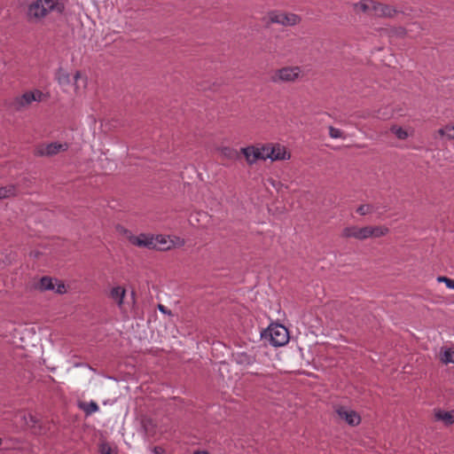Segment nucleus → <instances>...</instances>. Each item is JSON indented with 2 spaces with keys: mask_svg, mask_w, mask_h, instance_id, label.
<instances>
[{
  "mask_svg": "<svg viewBox=\"0 0 454 454\" xmlns=\"http://www.w3.org/2000/svg\"><path fill=\"white\" fill-rule=\"evenodd\" d=\"M57 5L55 0H35L27 6V17L31 22H39Z\"/></svg>",
  "mask_w": 454,
  "mask_h": 454,
  "instance_id": "nucleus-1",
  "label": "nucleus"
},
{
  "mask_svg": "<svg viewBox=\"0 0 454 454\" xmlns=\"http://www.w3.org/2000/svg\"><path fill=\"white\" fill-rule=\"evenodd\" d=\"M302 76V69L299 66H286L276 69L270 76L275 84L294 83Z\"/></svg>",
  "mask_w": 454,
  "mask_h": 454,
  "instance_id": "nucleus-2",
  "label": "nucleus"
},
{
  "mask_svg": "<svg viewBox=\"0 0 454 454\" xmlns=\"http://www.w3.org/2000/svg\"><path fill=\"white\" fill-rule=\"evenodd\" d=\"M43 98V93L39 90L26 91L22 95L14 98L10 103V107L15 112H21L28 108L33 102H41Z\"/></svg>",
  "mask_w": 454,
  "mask_h": 454,
  "instance_id": "nucleus-3",
  "label": "nucleus"
},
{
  "mask_svg": "<svg viewBox=\"0 0 454 454\" xmlns=\"http://www.w3.org/2000/svg\"><path fill=\"white\" fill-rule=\"evenodd\" d=\"M265 338H269L270 343L274 347H281L289 340L288 330L282 325H270L265 333Z\"/></svg>",
  "mask_w": 454,
  "mask_h": 454,
  "instance_id": "nucleus-4",
  "label": "nucleus"
},
{
  "mask_svg": "<svg viewBox=\"0 0 454 454\" xmlns=\"http://www.w3.org/2000/svg\"><path fill=\"white\" fill-rule=\"evenodd\" d=\"M269 20L271 23L284 27H294L300 24L301 21V18L298 14L278 11L270 12Z\"/></svg>",
  "mask_w": 454,
  "mask_h": 454,
  "instance_id": "nucleus-5",
  "label": "nucleus"
},
{
  "mask_svg": "<svg viewBox=\"0 0 454 454\" xmlns=\"http://www.w3.org/2000/svg\"><path fill=\"white\" fill-rule=\"evenodd\" d=\"M69 148L67 143L53 142L47 145H39L35 147L34 154L38 157H51L60 152H66Z\"/></svg>",
  "mask_w": 454,
  "mask_h": 454,
  "instance_id": "nucleus-6",
  "label": "nucleus"
},
{
  "mask_svg": "<svg viewBox=\"0 0 454 454\" xmlns=\"http://www.w3.org/2000/svg\"><path fill=\"white\" fill-rule=\"evenodd\" d=\"M36 289L43 291H55L57 294H65L67 292L66 286L62 282H58L57 287L53 284V279L50 277H43L36 285Z\"/></svg>",
  "mask_w": 454,
  "mask_h": 454,
  "instance_id": "nucleus-7",
  "label": "nucleus"
},
{
  "mask_svg": "<svg viewBox=\"0 0 454 454\" xmlns=\"http://www.w3.org/2000/svg\"><path fill=\"white\" fill-rule=\"evenodd\" d=\"M129 242L138 247L153 249L157 247L154 237L149 234L141 233L138 236L131 235L129 237Z\"/></svg>",
  "mask_w": 454,
  "mask_h": 454,
  "instance_id": "nucleus-8",
  "label": "nucleus"
},
{
  "mask_svg": "<svg viewBox=\"0 0 454 454\" xmlns=\"http://www.w3.org/2000/svg\"><path fill=\"white\" fill-rule=\"evenodd\" d=\"M336 412L341 419H344L350 426H357L361 422L360 416L355 411L340 407L336 410Z\"/></svg>",
  "mask_w": 454,
  "mask_h": 454,
  "instance_id": "nucleus-9",
  "label": "nucleus"
},
{
  "mask_svg": "<svg viewBox=\"0 0 454 454\" xmlns=\"http://www.w3.org/2000/svg\"><path fill=\"white\" fill-rule=\"evenodd\" d=\"M269 154V159L272 161L290 159V153L286 152L284 145L279 144H270Z\"/></svg>",
  "mask_w": 454,
  "mask_h": 454,
  "instance_id": "nucleus-10",
  "label": "nucleus"
},
{
  "mask_svg": "<svg viewBox=\"0 0 454 454\" xmlns=\"http://www.w3.org/2000/svg\"><path fill=\"white\" fill-rule=\"evenodd\" d=\"M241 153L244 155L246 161L248 165L254 164L260 158H262L260 154V151L256 145H248L240 149Z\"/></svg>",
  "mask_w": 454,
  "mask_h": 454,
  "instance_id": "nucleus-11",
  "label": "nucleus"
},
{
  "mask_svg": "<svg viewBox=\"0 0 454 454\" xmlns=\"http://www.w3.org/2000/svg\"><path fill=\"white\" fill-rule=\"evenodd\" d=\"M126 295V289L123 286H116L109 291V298L112 299L121 309L123 306V300Z\"/></svg>",
  "mask_w": 454,
  "mask_h": 454,
  "instance_id": "nucleus-12",
  "label": "nucleus"
},
{
  "mask_svg": "<svg viewBox=\"0 0 454 454\" xmlns=\"http://www.w3.org/2000/svg\"><path fill=\"white\" fill-rule=\"evenodd\" d=\"M396 13V11L390 5L383 4L375 2L373 5L372 15L378 17H393Z\"/></svg>",
  "mask_w": 454,
  "mask_h": 454,
  "instance_id": "nucleus-13",
  "label": "nucleus"
},
{
  "mask_svg": "<svg viewBox=\"0 0 454 454\" xmlns=\"http://www.w3.org/2000/svg\"><path fill=\"white\" fill-rule=\"evenodd\" d=\"M340 237L345 239H355L360 241L359 226L348 225L340 232Z\"/></svg>",
  "mask_w": 454,
  "mask_h": 454,
  "instance_id": "nucleus-14",
  "label": "nucleus"
},
{
  "mask_svg": "<svg viewBox=\"0 0 454 454\" xmlns=\"http://www.w3.org/2000/svg\"><path fill=\"white\" fill-rule=\"evenodd\" d=\"M55 79L62 87L68 86L71 83L70 74L62 67L57 69Z\"/></svg>",
  "mask_w": 454,
  "mask_h": 454,
  "instance_id": "nucleus-15",
  "label": "nucleus"
},
{
  "mask_svg": "<svg viewBox=\"0 0 454 454\" xmlns=\"http://www.w3.org/2000/svg\"><path fill=\"white\" fill-rule=\"evenodd\" d=\"M78 407L85 413L87 417L98 411L99 410V407L95 401H90L89 403L80 402L78 403Z\"/></svg>",
  "mask_w": 454,
  "mask_h": 454,
  "instance_id": "nucleus-16",
  "label": "nucleus"
},
{
  "mask_svg": "<svg viewBox=\"0 0 454 454\" xmlns=\"http://www.w3.org/2000/svg\"><path fill=\"white\" fill-rule=\"evenodd\" d=\"M434 416L436 420H441L447 426L454 423V411H445L440 410L435 412Z\"/></svg>",
  "mask_w": 454,
  "mask_h": 454,
  "instance_id": "nucleus-17",
  "label": "nucleus"
},
{
  "mask_svg": "<svg viewBox=\"0 0 454 454\" xmlns=\"http://www.w3.org/2000/svg\"><path fill=\"white\" fill-rule=\"evenodd\" d=\"M223 158L235 160L239 158V152L232 147L223 146L218 149Z\"/></svg>",
  "mask_w": 454,
  "mask_h": 454,
  "instance_id": "nucleus-18",
  "label": "nucleus"
},
{
  "mask_svg": "<svg viewBox=\"0 0 454 454\" xmlns=\"http://www.w3.org/2000/svg\"><path fill=\"white\" fill-rule=\"evenodd\" d=\"M371 238H380L389 232V229L384 225H370Z\"/></svg>",
  "mask_w": 454,
  "mask_h": 454,
  "instance_id": "nucleus-19",
  "label": "nucleus"
},
{
  "mask_svg": "<svg viewBox=\"0 0 454 454\" xmlns=\"http://www.w3.org/2000/svg\"><path fill=\"white\" fill-rule=\"evenodd\" d=\"M74 90H75L76 94L80 93V90H81L80 82H82V89H85L87 86V83H88L87 77L86 76L82 77L80 71L75 72V74L74 75Z\"/></svg>",
  "mask_w": 454,
  "mask_h": 454,
  "instance_id": "nucleus-20",
  "label": "nucleus"
},
{
  "mask_svg": "<svg viewBox=\"0 0 454 454\" xmlns=\"http://www.w3.org/2000/svg\"><path fill=\"white\" fill-rule=\"evenodd\" d=\"M157 247L154 249L168 250L171 247L170 242L162 235L154 237Z\"/></svg>",
  "mask_w": 454,
  "mask_h": 454,
  "instance_id": "nucleus-21",
  "label": "nucleus"
},
{
  "mask_svg": "<svg viewBox=\"0 0 454 454\" xmlns=\"http://www.w3.org/2000/svg\"><path fill=\"white\" fill-rule=\"evenodd\" d=\"M16 194V189L13 185L0 187V200L7 199Z\"/></svg>",
  "mask_w": 454,
  "mask_h": 454,
  "instance_id": "nucleus-22",
  "label": "nucleus"
},
{
  "mask_svg": "<svg viewBox=\"0 0 454 454\" xmlns=\"http://www.w3.org/2000/svg\"><path fill=\"white\" fill-rule=\"evenodd\" d=\"M438 134L442 137H446L448 139H454V124L452 126L446 125L438 129Z\"/></svg>",
  "mask_w": 454,
  "mask_h": 454,
  "instance_id": "nucleus-23",
  "label": "nucleus"
},
{
  "mask_svg": "<svg viewBox=\"0 0 454 454\" xmlns=\"http://www.w3.org/2000/svg\"><path fill=\"white\" fill-rule=\"evenodd\" d=\"M441 361L443 364H454V350L446 348L441 355Z\"/></svg>",
  "mask_w": 454,
  "mask_h": 454,
  "instance_id": "nucleus-24",
  "label": "nucleus"
},
{
  "mask_svg": "<svg viewBox=\"0 0 454 454\" xmlns=\"http://www.w3.org/2000/svg\"><path fill=\"white\" fill-rule=\"evenodd\" d=\"M391 132L395 135L399 139L404 140L408 137V133L403 128L398 126H392L390 129Z\"/></svg>",
  "mask_w": 454,
  "mask_h": 454,
  "instance_id": "nucleus-25",
  "label": "nucleus"
},
{
  "mask_svg": "<svg viewBox=\"0 0 454 454\" xmlns=\"http://www.w3.org/2000/svg\"><path fill=\"white\" fill-rule=\"evenodd\" d=\"M270 144H259L256 145L257 148L260 151V154L263 156L262 158H260V160H267L269 159V153H270Z\"/></svg>",
  "mask_w": 454,
  "mask_h": 454,
  "instance_id": "nucleus-26",
  "label": "nucleus"
},
{
  "mask_svg": "<svg viewBox=\"0 0 454 454\" xmlns=\"http://www.w3.org/2000/svg\"><path fill=\"white\" fill-rule=\"evenodd\" d=\"M373 5H375L374 1L369 2H360L357 6L364 12H368L372 14L373 12Z\"/></svg>",
  "mask_w": 454,
  "mask_h": 454,
  "instance_id": "nucleus-27",
  "label": "nucleus"
},
{
  "mask_svg": "<svg viewBox=\"0 0 454 454\" xmlns=\"http://www.w3.org/2000/svg\"><path fill=\"white\" fill-rule=\"evenodd\" d=\"M373 212V207L369 204L360 205L356 208V213L360 215H366Z\"/></svg>",
  "mask_w": 454,
  "mask_h": 454,
  "instance_id": "nucleus-28",
  "label": "nucleus"
},
{
  "mask_svg": "<svg viewBox=\"0 0 454 454\" xmlns=\"http://www.w3.org/2000/svg\"><path fill=\"white\" fill-rule=\"evenodd\" d=\"M329 136L332 138H345V135L342 130L340 129L334 128L333 126L329 127Z\"/></svg>",
  "mask_w": 454,
  "mask_h": 454,
  "instance_id": "nucleus-29",
  "label": "nucleus"
},
{
  "mask_svg": "<svg viewBox=\"0 0 454 454\" xmlns=\"http://www.w3.org/2000/svg\"><path fill=\"white\" fill-rule=\"evenodd\" d=\"M360 241L365 240L371 238L370 225L359 226Z\"/></svg>",
  "mask_w": 454,
  "mask_h": 454,
  "instance_id": "nucleus-30",
  "label": "nucleus"
},
{
  "mask_svg": "<svg viewBox=\"0 0 454 454\" xmlns=\"http://www.w3.org/2000/svg\"><path fill=\"white\" fill-rule=\"evenodd\" d=\"M437 281L439 283H444L448 288L454 290V279L440 276L437 278Z\"/></svg>",
  "mask_w": 454,
  "mask_h": 454,
  "instance_id": "nucleus-31",
  "label": "nucleus"
},
{
  "mask_svg": "<svg viewBox=\"0 0 454 454\" xmlns=\"http://www.w3.org/2000/svg\"><path fill=\"white\" fill-rule=\"evenodd\" d=\"M238 363L251 364L253 363V358L246 353H241L238 356Z\"/></svg>",
  "mask_w": 454,
  "mask_h": 454,
  "instance_id": "nucleus-32",
  "label": "nucleus"
},
{
  "mask_svg": "<svg viewBox=\"0 0 454 454\" xmlns=\"http://www.w3.org/2000/svg\"><path fill=\"white\" fill-rule=\"evenodd\" d=\"M251 375H254L259 379V381L263 383L264 385L267 383L268 380L271 379L270 374H263L258 372H251Z\"/></svg>",
  "mask_w": 454,
  "mask_h": 454,
  "instance_id": "nucleus-33",
  "label": "nucleus"
},
{
  "mask_svg": "<svg viewBox=\"0 0 454 454\" xmlns=\"http://www.w3.org/2000/svg\"><path fill=\"white\" fill-rule=\"evenodd\" d=\"M268 182L278 191L279 192L283 187H284V184L279 182V181H276L272 178L269 179Z\"/></svg>",
  "mask_w": 454,
  "mask_h": 454,
  "instance_id": "nucleus-34",
  "label": "nucleus"
},
{
  "mask_svg": "<svg viewBox=\"0 0 454 454\" xmlns=\"http://www.w3.org/2000/svg\"><path fill=\"white\" fill-rule=\"evenodd\" d=\"M100 454H114L112 448L108 444H102L100 447Z\"/></svg>",
  "mask_w": 454,
  "mask_h": 454,
  "instance_id": "nucleus-35",
  "label": "nucleus"
},
{
  "mask_svg": "<svg viewBox=\"0 0 454 454\" xmlns=\"http://www.w3.org/2000/svg\"><path fill=\"white\" fill-rule=\"evenodd\" d=\"M153 452L154 454H165V450L162 447L155 446L153 448Z\"/></svg>",
  "mask_w": 454,
  "mask_h": 454,
  "instance_id": "nucleus-36",
  "label": "nucleus"
},
{
  "mask_svg": "<svg viewBox=\"0 0 454 454\" xmlns=\"http://www.w3.org/2000/svg\"><path fill=\"white\" fill-rule=\"evenodd\" d=\"M158 309L160 312L164 313V314H168L170 315L171 314V311L168 310L164 305L162 304H159L158 306Z\"/></svg>",
  "mask_w": 454,
  "mask_h": 454,
  "instance_id": "nucleus-37",
  "label": "nucleus"
},
{
  "mask_svg": "<svg viewBox=\"0 0 454 454\" xmlns=\"http://www.w3.org/2000/svg\"><path fill=\"white\" fill-rule=\"evenodd\" d=\"M28 418H29V422H27L28 425H29V423H31V426H34L37 422L35 417L33 416L32 414H29Z\"/></svg>",
  "mask_w": 454,
  "mask_h": 454,
  "instance_id": "nucleus-38",
  "label": "nucleus"
},
{
  "mask_svg": "<svg viewBox=\"0 0 454 454\" xmlns=\"http://www.w3.org/2000/svg\"><path fill=\"white\" fill-rule=\"evenodd\" d=\"M193 454H209V452H207L206 450H197V451H194Z\"/></svg>",
  "mask_w": 454,
  "mask_h": 454,
  "instance_id": "nucleus-39",
  "label": "nucleus"
}]
</instances>
